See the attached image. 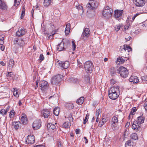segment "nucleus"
<instances>
[{"label":"nucleus","mask_w":147,"mask_h":147,"mask_svg":"<svg viewBox=\"0 0 147 147\" xmlns=\"http://www.w3.org/2000/svg\"><path fill=\"white\" fill-rule=\"evenodd\" d=\"M64 43L63 42H61L58 45L57 49L59 51L65 50V49L64 48Z\"/></svg>","instance_id":"nucleus-23"},{"label":"nucleus","mask_w":147,"mask_h":147,"mask_svg":"<svg viewBox=\"0 0 147 147\" xmlns=\"http://www.w3.org/2000/svg\"><path fill=\"white\" fill-rule=\"evenodd\" d=\"M7 6L4 0H0V9L2 10H6Z\"/></svg>","instance_id":"nucleus-16"},{"label":"nucleus","mask_w":147,"mask_h":147,"mask_svg":"<svg viewBox=\"0 0 147 147\" xmlns=\"http://www.w3.org/2000/svg\"><path fill=\"white\" fill-rule=\"evenodd\" d=\"M124 60L122 57H119L117 58V60L116 61V62L117 64H119L121 62L123 63L124 62Z\"/></svg>","instance_id":"nucleus-35"},{"label":"nucleus","mask_w":147,"mask_h":147,"mask_svg":"<svg viewBox=\"0 0 147 147\" xmlns=\"http://www.w3.org/2000/svg\"><path fill=\"white\" fill-rule=\"evenodd\" d=\"M70 123H69L65 122L63 125V127L65 128H67L69 127L70 126Z\"/></svg>","instance_id":"nucleus-36"},{"label":"nucleus","mask_w":147,"mask_h":147,"mask_svg":"<svg viewBox=\"0 0 147 147\" xmlns=\"http://www.w3.org/2000/svg\"><path fill=\"white\" fill-rule=\"evenodd\" d=\"M47 127L49 131L52 132L56 128L55 125L51 123H49L47 125Z\"/></svg>","instance_id":"nucleus-21"},{"label":"nucleus","mask_w":147,"mask_h":147,"mask_svg":"<svg viewBox=\"0 0 147 147\" xmlns=\"http://www.w3.org/2000/svg\"><path fill=\"white\" fill-rule=\"evenodd\" d=\"M12 90L13 91V95L16 97H19V95L18 94V90H17V88H12Z\"/></svg>","instance_id":"nucleus-33"},{"label":"nucleus","mask_w":147,"mask_h":147,"mask_svg":"<svg viewBox=\"0 0 147 147\" xmlns=\"http://www.w3.org/2000/svg\"><path fill=\"white\" fill-rule=\"evenodd\" d=\"M15 115V111L14 110H12L10 112L9 117L11 118H13Z\"/></svg>","instance_id":"nucleus-38"},{"label":"nucleus","mask_w":147,"mask_h":147,"mask_svg":"<svg viewBox=\"0 0 147 147\" xmlns=\"http://www.w3.org/2000/svg\"><path fill=\"white\" fill-rule=\"evenodd\" d=\"M34 147H45V146L43 145H36Z\"/></svg>","instance_id":"nucleus-62"},{"label":"nucleus","mask_w":147,"mask_h":147,"mask_svg":"<svg viewBox=\"0 0 147 147\" xmlns=\"http://www.w3.org/2000/svg\"><path fill=\"white\" fill-rule=\"evenodd\" d=\"M124 49L125 51L127 50L128 52L132 50V49L130 46L129 45H126L124 47Z\"/></svg>","instance_id":"nucleus-41"},{"label":"nucleus","mask_w":147,"mask_h":147,"mask_svg":"<svg viewBox=\"0 0 147 147\" xmlns=\"http://www.w3.org/2000/svg\"><path fill=\"white\" fill-rule=\"evenodd\" d=\"M58 147H62V146L61 143L60 142H58Z\"/></svg>","instance_id":"nucleus-64"},{"label":"nucleus","mask_w":147,"mask_h":147,"mask_svg":"<svg viewBox=\"0 0 147 147\" xmlns=\"http://www.w3.org/2000/svg\"><path fill=\"white\" fill-rule=\"evenodd\" d=\"M123 11V10H116L114 11V16L115 18L117 19L119 18L122 15Z\"/></svg>","instance_id":"nucleus-13"},{"label":"nucleus","mask_w":147,"mask_h":147,"mask_svg":"<svg viewBox=\"0 0 147 147\" xmlns=\"http://www.w3.org/2000/svg\"><path fill=\"white\" fill-rule=\"evenodd\" d=\"M70 30V23L67 24L66 26L65 33L66 35H67L69 33Z\"/></svg>","instance_id":"nucleus-24"},{"label":"nucleus","mask_w":147,"mask_h":147,"mask_svg":"<svg viewBox=\"0 0 147 147\" xmlns=\"http://www.w3.org/2000/svg\"><path fill=\"white\" fill-rule=\"evenodd\" d=\"M76 8L78 10L79 9H82V7L80 5H79L78 6H76Z\"/></svg>","instance_id":"nucleus-57"},{"label":"nucleus","mask_w":147,"mask_h":147,"mask_svg":"<svg viewBox=\"0 0 147 147\" xmlns=\"http://www.w3.org/2000/svg\"><path fill=\"white\" fill-rule=\"evenodd\" d=\"M54 30H52V32L51 33H48L47 36V37H48V38H50V36H53L55 34V32Z\"/></svg>","instance_id":"nucleus-39"},{"label":"nucleus","mask_w":147,"mask_h":147,"mask_svg":"<svg viewBox=\"0 0 147 147\" xmlns=\"http://www.w3.org/2000/svg\"><path fill=\"white\" fill-rule=\"evenodd\" d=\"M44 57L42 54H40L39 57V59L40 62L42 61L44 59Z\"/></svg>","instance_id":"nucleus-49"},{"label":"nucleus","mask_w":147,"mask_h":147,"mask_svg":"<svg viewBox=\"0 0 147 147\" xmlns=\"http://www.w3.org/2000/svg\"><path fill=\"white\" fill-rule=\"evenodd\" d=\"M14 43L19 46L20 47H23L25 44L24 38L20 37L15 38L14 40Z\"/></svg>","instance_id":"nucleus-7"},{"label":"nucleus","mask_w":147,"mask_h":147,"mask_svg":"<svg viewBox=\"0 0 147 147\" xmlns=\"http://www.w3.org/2000/svg\"><path fill=\"white\" fill-rule=\"evenodd\" d=\"M56 65L58 66L62 67L63 68L66 69L69 67V63L68 61H65L63 63L58 61L57 62Z\"/></svg>","instance_id":"nucleus-10"},{"label":"nucleus","mask_w":147,"mask_h":147,"mask_svg":"<svg viewBox=\"0 0 147 147\" xmlns=\"http://www.w3.org/2000/svg\"><path fill=\"white\" fill-rule=\"evenodd\" d=\"M0 114L5 115L7 114V111H5V109H2L0 111Z\"/></svg>","instance_id":"nucleus-48"},{"label":"nucleus","mask_w":147,"mask_h":147,"mask_svg":"<svg viewBox=\"0 0 147 147\" xmlns=\"http://www.w3.org/2000/svg\"><path fill=\"white\" fill-rule=\"evenodd\" d=\"M126 147H133V142L131 140L127 141L125 143Z\"/></svg>","instance_id":"nucleus-26"},{"label":"nucleus","mask_w":147,"mask_h":147,"mask_svg":"<svg viewBox=\"0 0 147 147\" xmlns=\"http://www.w3.org/2000/svg\"><path fill=\"white\" fill-rule=\"evenodd\" d=\"M119 86H114L111 87L109 91V94H113L115 93V91H120Z\"/></svg>","instance_id":"nucleus-18"},{"label":"nucleus","mask_w":147,"mask_h":147,"mask_svg":"<svg viewBox=\"0 0 147 147\" xmlns=\"http://www.w3.org/2000/svg\"><path fill=\"white\" fill-rule=\"evenodd\" d=\"M115 123H111V127L113 129H115L116 127V126Z\"/></svg>","instance_id":"nucleus-51"},{"label":"nucleus","mask_w":147,"mask_h":147,"mask_svg":"<svg viewBox=\"0 0 147 147\" xmlns=\"http://www.w3.org/2000/svg\"><path fill=\"white\" fill-rule=\"evenodd\" d=\"M110 72L112 74H114V71L113 70V68H111L110 70Z\"/></svg>","instance_id":"nucleus-63"},{"label":"nucleus","mask_w":147,"mask_h":147,"mask_svg":"<svg viewBox=\"0 0 147 147\" xmlns=\"http://www.w3.org/2000/svg\"><path fill=\"white\" fill-rule=\"evenodd\" d=\"M72 45L73 47V49L74 51L75 50V48H76V46L75 45V44L74 42V41H72Z\"/></svg>","instance_id":"nucleus-50"},{"label":"nucleus","mask_w":147,"mask_h":147,"mask_svg":"<svg viewBox=\"0 0 147 147\" xmlns=\"http://www.w3.org/2000/svg\"><path fill=\"white\" fill-rule=\"evenodd\" d=\"M61 76L57 75L53 77L51 79V83L53 85H57L61 81Z\"/></svg>","instance_id":"nucleus-6"},{"label":"nucleus","mask_w":147,"mask_h":147,"mask_svg":"<svg viewBox=\"0 0 147 147\" xmlns=\"http://www.w3.org/2000/svg\"><path fill=\"white\" fill-rule=\"evenodd\" d=\"M144 119L143 117L140 116L138 118V121H134L132 126V129L137 131L138 130V128L140 127V124L144 123Z\"/></svg>","instance_id":"nucleus-1"},{"label":"nucleus","mask_w":147,"mask_h":147,"mask_svg":"<svg viewBox=\"0 0 147 147\" xmlns=\"http://www.w3.org/2000/svg\"><path fill=\"white\" fill-rule=\"evenodd\" d=\"M117 73L120 74V76L124 78L127 77L128 74V71L127 69L124 67H120L117 70Z\"/></svg>","instance_id":"nucleus-4"},{"label":"nucleus","mask_w":147,"mask_h":147,"mask_svg":"<svg viewBox=\"0 0 147 147\" xmlns=\"http://www.w3.org/2000/svg\"><path fill=\"white\" fill-rule=\"evenodd\" d=\"M27 31L24 28H22L19 29L18 31L16 33V35L17 36H20L25 34Z\"/></svg>","instance_id":"nucleus-12"},{"label":"nucleus","mask_w":147,"mask_h":147,"mask_svg":"<svg viewBox=\"0 0 147 147\" xmlns=\"http://www.w3.org/2000/svg\"><path fill=\"white\" fill-rule=\"evenodd\" d=\"M40 89L42 91H45V90L48 88L49 86L48 82L45 80H42L40 82Z\"/></svg>","instance_id":"nucleus-8"},{"label":"nucleus","mask_w":147,"mask_h":147,"mask_svg":"<svg viewBox=\"0 0 147 147\" xmlns=\"http://www.w3.org/2000/svg\"><path fill=\"white\" fill-rule=\"evenodd\" d=\"M113 12V10L108 6L105 7L102 11V15L103 18L108 19L111 18Z\"/></svg>","instance_id":"nucleus-2"},{"label":"nucleus","mask_w":147,"mask_h":147,"mask_svg":"<svg viewBox=\"0 0 147 147\" xmlns=\"http://www.w3.org/2000/svg\"><path fill=\"white\" fill-rule=\"evenodd\" d=\"M129 81L130 82H133L134 83H137L139 82V80L137 76H131L129 78Z\"/></svg>","instance_id":"nucleus-20"},{"label":"nucleus","mask_w":147,"mask_h":147,"mask_svg":"<svg viewBox=\"0 0 147 147\" xmlns=\"http://www.w3.org/2000/svg\"><path fill=\"white\" fill-rule=\"evenodd\" d=\"M89 118V115L87 114L86 115V117H85V118L84 119V124H85L88 121V119Z\"/></svg>","instance_id":"nucleus-43"},{"label":"nucleus","mask_w":147,"mask_h":147,"mask_svg":"<svg viewBox=\"0 0 147 147\" xmlns=\"http://www.w3.org/2000/svg\"><path fill=\"white\" fill-rule=\"evenodd\" d=\"M101 121H102L103 122V123H105L106 122L107 120L105 118H102Z\"/></svg>","instance_id":"nucleus-61"},{"label":"nucleus","mask_w":147,"mask_h":147,"mask_svg":"<svg viewBox=\"0 0 147 147\" xmlns=\"http://www.w3.org/2000/svg\"><path fill=\"white\" fill-rule=\"evenodd\" d=\"M134 3L138 7H142L145 4L144 0H134Z\"/></svg>","instance_id":"nucleus-14"},{"label":"nucleus","mask_w":147,"mask_h":147,"mask_svg":"<svg viewBox=\"0 0 147 147\" xmlns=\"http://www.w3.org/2000/svg\"><path fill=\"white\" fill-rule=\"evenodd\" d=\"M84 97H81L78 100L76 101V103L79 105H81L84 102Z\"/></svg>","instance_id":"nucleus-32"},{"label":"nucleus","mask_w":147,"mask_h":147,"mask_svg":"<svg viewBox=\"0 0 147 147\" xmlns=\"http://www.w3.org/2000/svg\"><path fill=\"white\" fill-rule=\"evenodd\" d=\"M118 122V119L117 117L116 116L113 117L110 121L111 123H116Z\"/></svg>","instance_id":"nucleus-30"},{"label":"nucleus","mask_w":147,"mask_h":147,"mask_svg":"<svg viewBox=\"0 0 147 147\" xmlns=\"http://www.w3.org/2000/svg\"><path fill=\"white\" fill-rule=\"evenodd\" d=\"M43 116L45 118H48L49 116L50 115V113L48 109H44L42 112Z\"/></svg>","instance_id":"nucleus-22"},{"label":"nucleus","mask_w":147,"mask_h":147,"mask_svg":"<svg viewBox=\"0 0 147 147\" xmlns=\"http://www.w3.org/2000/svg\"><path fill=\"white\" fill-rule=\"evenodd\" d=\"M21 0H14V6L17 7L20 4Z\"/></svg>","instance_id":"nucleus-45"},{"label":"nucleus","mask_w":147,"mask_h":147,"mask_svg":"<svg viewBox=\"0 0 147 147\" xmlns=\"http://www.w3.org/2000/svg\"><path fill=\"white\" fill-rule=\"evenodd\" d=\"M104 124V123H103V122L102 121H99V123L98 126L99 127H101L102 126V125Z\"/></svg>","instance_id":"nucleus-55"},{"label":"nucleus","mask_w":147,"mask_h":147,"mask_svg":"<svg viewBox=\"0 0 147 147\" xmlns=\"http://www.w3.org/2000/svg\"><path fill=\"white\" fill-rule=\"evenodd\" d=\"M131 22H129L127 20L126 22V24L125 25H127V26H129L130 27V26Z\"/></svg>","instance_id":"nucleus-58"},{"label":"nucleus","mask_w":147,"mask_h":147,"mask_svg":"<svg viewBox=\"0 0 147 147\" xmlns=\"http://www.w3.org/2000/svg\"><path fill=\"white\" fill-rule=\"evenodd\" d=\"M52 0H44L43 5L45 7L49 6L52 2Z\"/></svg>","instance_id":"nucleus-25"},{"label":"nucleus","mask_w":147,"mask_h":147,"mask_svg":"<svg viewBox=\"0 0 147 147\" xmlns=\"http://www.w3.org/2000/svg\"><path fill=\"white\" fill-rule=\"evenodd\" d=\"M68 80L69 82L73 83H76L78 82L77 79L73 78L68 79Z\"/></svg>","instance_id":"nucleus-37"},{"label":"nucleus","mask_w":147,"mask_h":147,"mask_svg":"<svg viewBox=\"0 0 147 147\" xmlns=\"http://www.w3.org/2000/svg\"><path fill=\"white\" fill-rule=\"evenodd\" d=\"M35 139L34 136L33 135H28L26 142L29 144H32L34 143Z\"/></svg>","instance_id":"nucleus-11"},{"label":"nucleus","mask_w":147,"mask_h":147,"mask_svg":"<svg viewBox=\"0 0 147 147\" xmlns=\"http://www.w3.org/2000/svg\"><path fill=\"white\" fill-rule=\"evenodd\" d=\"M130 137L132 139L134 140L138 139V137L137 134L135 133H133L131 134L130 135Z\"/></svg>","instance_id":"nucleus-34"},{"label":"nucleus","mask_w":147,"mask_h":147,"mask_svg":"<svg viewBox=\"0 0 147 147\" xmlns=\"http://www.w3.org/2000/svg\"><path fill=\"white\" fill-rule=\"evenodd\" d=\"M98 5V3L96 1L90 0L89 3L86 5V7L90 9L93 10L96 9Z\"/></svg>","instance_id":"nucleus-5"},{"label":"nucleus","mask_w":147,"mask_h":147,"mask_svg":"<svg viewBox=\"0 0 147 147\" xmlns=\"http://www.w3.org/2000/svg\"><path fill=\"white\" fill-rule=\"evenodd\" d=\"M115 93L113 94H109V97L111 99L115 100L118 98L120 94V91H116Z\"/></svg>","instance_id":"nucleus-15"},{"label":"nucleus","mask_w":147,"mask_h":147,"mask_svg":"<svg viewBox=\"0 0 147 147\" xmlns=\"http://www.w3.org/2000/svg\"><path fill=\"white\" fill-rule=\"evenodd\" d=\"M100 109H98L97 110H96V115L97 117H98V116L100 115Z\"/></svg>","instance_id":"nucleus-52"},{"label":"nucleus","mask_w":147,"mask_h":147,"mask_svg":"<svg viewBox=\"0 0 147 147\" xmlns=\"http://www.w3.org/2000/svg\"><path fill=\"white\" fill-rule=\"evenodd\" d=\"M68 108L69 109H73L74 107L73 105L71 103H69L67 105Z\"/></svg>","instance_id":"nucleus-47"},{"label":"nucleus","mask_w":147,"mask_h":147,"mask_svg":"<svg viewBox=\"0 0 147 147\" xmlns=\"http://www.w3.org/2000/svg\"><path fill=\"white\" fill-rule=\"evenodd\" d=\"M60 109L58 107H56L54 108L53 110V114L56 116H58L59 113Z\"/></svg>","instance_id":"nucleus-28"},{"label":"nucleus","mask_w":147,"mask_h":147,"mask_svg":"<svg viewBox=\"0 0 147 147\" xmlns=\"http://www.w3.org/2000/svg\"><path fill=\"white\" fill-rule=\"evenodd\" d=\"M90 35L89 29L88 28H86L83 30L82 35V37L83 38H88L89 36Z\"/></svg>","instance_id":"nucleus-17"},{"label":"nucleus","mask_w":147,"mask_h":147,"mask_svg":"<svg viewBox=\"0 0 147 147\" xmlns=\"http://www.w3.org/2000/svg\"><path fill=\"white\" fill-rule=\"evenodd\" d=\"M122 26H122L121 25H116L115 27V29L116 31H118Z\"/></svg>","instance_id":"nucleus-42"},{"label":"nucleus","mask_w":147,"mask_h":147,"mask_svg":"<svg viewBox=\"0 0 147 147\" xmlns=\"http://www.w3.org/2000/svg\"><path fill=\"white\" fill-rule=\"evenodd\" d=\"M87 84H88L90 82V78L89 76H87L85 77L84 78Z\"/></svg>","instance_id":"nucleus-44"},{"label":"nucleus","mask_w":147,"mask_h":147,"mask_svg":"<svg viewBox=\"0 0 147 147\" xmlns=\"http://www.w3.org/2000/svg\"><path fill=\"white\" fill-rule=\"evenodd\" d=\"M124 27L125 31L126 30L129 29V26H127V25H125L124 26Z\"/></svg>","instance_id":"nucleus-60"},{"label":"nucleus","mask_w":147,"mask_h":147,"mask_svg":"<svg viewBox=\"0 0 147 147\" xmlns=\"http://www.w3.org/2000/svg\"><path fill=\"white\" fill-rule=\"evenodd\" d=\"M3 40L4 38L3 37H2L0 38V45H2L3 44Z\"/></svg>","instance_id":"nucleus-53"},{"label":"nucleus","mask_w":147,"mask_h":147,"mask_svg":"<svg viewBox=\"0 0 147 147\" xmlns=\"http://www.w3.org/2000/svg\"><path fill=\"white\" fill-rule=\"evenodd\" d=\"M20 124V122L19 121H14L13 122V125L14 127L16 129H18Z\"/></svg>","instance_id":"nucleus-27"},{"label":"nucleus","mask_w":147,"mask_h":147,"mask_svg":"<svg viewBox=\"0 0 147 147\" xmlns=\"http://www.w3.org/2000/svg\"><path fill=\"white\" fill-rule=\"evenodd\" d=\"M20 121L24 125L27 123L28 119L26 115L24 113H22L21 115Z\"/></svg>","instance_id":"nucleus-19"},{"label":"nucleus","mask_w":147,"mask_h":147,"mask_svg":"<svg viewBox=\"0 0 147 147\" xmlns=\"http://www.w3.org/2000/svg\"><path fill=\"white\" fill-rule=\"evenodd\" d=\"M25 10V8H24L22 9V13L21 14V16L20 17L21 19H22L23 17L24 16Z\"/></svg>","instance_id":"nucleus-46"},{"label":"nucleus","mask_w":147,"mask_h":147,"mask_svg":"<svg viewBox=\"0 0 147 147\" xmlns=\"http://www.w3.org/2000/svg\"><path fill=\"white\" fill-rule=\"evenodd\" d=\"M141 80H142V82H141V83H144L146 81H147V76H144L142 77L141 78Z\"/></svg>","instance_id":"nucleus-40"},{"label":"nucleus","mask_w":147,"mask_h":147,"mask_svg":"<svg viewBox=\"0 0 147 147\" xmlns=\"http://www.w3.org/2000/svg\"><path fill=\"white\" fill-rule=\"evenodd\" d=\"M14 61L13 59H10L9 61L8 67L10 69L12 68L14 65Z\"/></svg>","instance_id":"nucleus-29"},{"label":"nucleus","mask_w":147,"mask_h":147,"mask_svg":"<svg viewBox=\"0 0 147 147\" xmlns=\"http://www.w3.org/2000/svg\"><path fill=\"white\" fill-rule=\"evenodd\" d=\"M94 66L90 61H86L84 64V67L87 73H91L93 69Z\"/></svg>","instance_id":"nucleus-3"},{"label":"nucleus","mask_w":147,"mask_h":147,"mask_svg":"<svg viewBox=\"0 0 147 147\" xmlns=\"http://www.w3.org/2000/svg\"><path fill=\"white\" fill-rule=\"evenodd\" d=\"M144 106L146 111L147 112V101L145 102Z\"/></svg>","instance_id":"nucleus-54"},{"label":"nucleus","mask_w":147,"mask_h":147,"mask_svg":"<svg viewBox=\"0 0 147 147\" xmlns=\"http://www.w3.org/2000/svg\"><path fill=\"white\" fill-rule=\"evenodd\" d=\"M80 131V130L79 129H77L76 130V134H79Z\"/></svg>","instance_id":"nucleus-59"},{"label":"nucleus","mask_w":147,"mask_h":147,"mask_svg":"<svg viewBox=\"0 0 147 147\" xmlns=\"http://www.w3.org/2000/svg\"><path fill=\"white\" fill-rule=\"evenodd\" d=\"M41 122L40 119H37L33 122L32 127L34 129H39L41 126Z\"/></svg>","instance_id":"nucleus-9"},{"label":"nucleus","mask_w":147,"mask_h":147,"mask_svg":"<svg viewBox=\"0 0 147 147\" xmlns=\"http://www.w3.org/2000/svg\"><path fill=\"white\" fill-rule=\"evenodd\" d=\"M115 83V81L113 79H112L111 80L110 83L112 85H113Z\"/></svg>","instance_id":"nucleus-56"},{"label":"nucleus","mask_w":147,"mask_h":147,"mask_svg":"<svg viewBox=\"0 0 147 147\" xmlns=\"http://www.w3.org/2000/svg\"><path fill=\"white\" fill-rule=\"evenodd\" d=\"M47 27L48 28V30L50 32L51 30H54L55 27L53 23H50V24H48Z\"/></svg>","instance_id":"nucleus-31"}]
</instances>
